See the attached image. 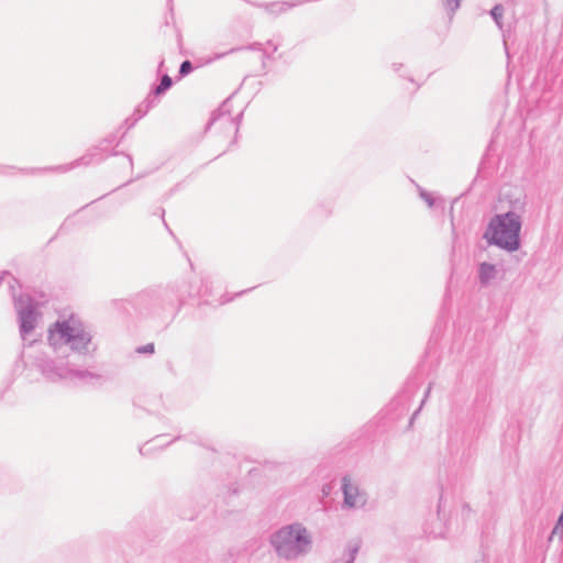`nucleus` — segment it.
Returning a JSON list of instances; mask_svg holds the SVG:
<instances>
[{"instance_id": "nucleus-3", "label": "nucleus", "mask_w": 563, "mask_h": 563, "mask_svg": "<svg viewBox=\"0 0 563 563\" xmlns=\"http://www.w3.org/2000/svg\"><path fill=\"white\" fill-rule=\"evenodd\" d=\"M91 340V333L74 316L63 321H56L48 328L47 341L54 351L68 345L75 353L88 354L90 351H95V347L90 350Z\"/></svg>"}, {"instance_id": "nucleus-13", "label": "nucleus", "mask_w": 563, "mask_h": 563, "mask_svg": "<svg viewBox=\"0 0 563 563\" xmlns=\"http://www.w3.org/2000/svg\"><path fill=\"white\" fill-rule=\"evenodd\" d=\"M551 534L552 537L556 536L561 541H563V511L559 517L558 522L554 526Z\"/></svg>"}, {"instance_id": "nucleus-4", "label": "nucleus", "mask_w": 563, "mask_h": 563, "mask_svg": "<svg viewBox=\"0 0 563 563\" xmlns=\"http://www.w3.org/2000/svg\"><path fill=\"white\" fill-rule=\"evenodd\" d=\"M35 367L47 380L53 383L62 380L90 383L100 377L88 369L76 367L69 361H55L46 356H38L35 360Z\"/></svg>"}, {"instance_id": "nucleus-5", "label": "nucleus", "mask_w": 563, "mask_h": 563, "mask_svg": "<svg viewBox=\"0 0 563 563\" xmlns=\"http://www.w3.org/2000/svg\"><path fill=\"white\" fill-rule=\"evenodd\" d=\"M14 308L18 314L20 334L23 340L36 327L40 317L37 312V302L26 294L13 296Z\"/></svg>"}, {"instance_id": "nucleus-21", "label": "nucleus", "mask_w": 563, "mask_h": 563, "mask_svg": "<svg viewBox=\"0 0 563 563\" xmlns=\"http://www.w3.org/2000/svg\"><path fill=\"white\" fill-rule=\"evenodd\" d=\"M150 444H151V442L145 443L144 445H142L140 448V453L143 454V455L147 454L150 452V450H151Z\"/></svg>"}, {"instance_id": "nucleus-2", "label": "nucleus", "mask_w": 563, "mask_h": 563, "mask_svg": "<svg viewBox=\"0 0 563 563\" xmlns=\"http://www.w3.org/2000/svg\"><path fill=\"white\" fill-rule=\"evenodd\" d=\"M269 543L279 559L291 562L312 551L313 534L302 522L295 521L273 532Z\"/></svg>"}, {"instance_id": "nucleus-27", "label": "nucleus", "mask_w": 563, "mask_h": 563, "mask_svg": "<svg viewBox=\"0 0 563 563\" xmlns=\"http://www.w3.org/2000/svg\"><path fill=\"white\" fill-rule=\"evenodd\" d=\"M159 440V437L155 438L152 442H156Z\"/></svg>"}, {"instance_id": "nucleus-9", "label": "nucleus", "mask_w": 563, "mask_h": 563, "mask_svg": "<svg viewBox=\"0 0 563 563\" xmlns=\"http://www.w3.org/2000/svg\"><path fill=\"white\" fill-rule=\"evenodd\" d=\"M499 271L496 265L483 262L478 265V280L482 286H488L498 278Z\"/></svg>"}, {"instance_id": "nucleus-17", "label": "nucleus", "mask_w": 563, "mask_h": 563, "mask_svg": "<svg viewBox=\"0 0 563 563\" xmlns=\"http://www.w3.org/2000/svg\"><path fill=\"white\" fill-rule=\"evenodd\" d=\"M96 156V154L93 153H89L85 156H82L79 161L75 162L73 165H88L90 163L93 162V157Z\"/></svg>"}, {"instance_id": "nucleus-24", "label": "nucleus", "mask_w": 563, "mask_h": 563, "mask_svg": "<svg viewBox=\"0 0 563 563\" xmlns=\"http://www.w3.org/2000/svg\"><path fill=\"white\" fill-rule=\"evenodd\" d=\"M261 44L256 43L250 46L251 49H260Z\"/></svg>"}, {"instance_id": "nucleus-12", "label": "nucleus", "mask_w": 563, "mask_h": 563, "mask_svg": "<svg viewBox=\"0 0 563 563\" xmlns=\"http://www.w3.org/2000/svg\"><path fill=\"white\" fill-rule=\"evenodd\" d=\"M155 96L148 95V97L141 102L137 108L142 109L143 113H147L155 106Z\"/></svg>"}, {"instance_id": "nucleus-11", "label": "nucleus", "mask_w": 563, "mask_h": 563, "mask_svg": "<svg viewBox=\"0 0 563 563\" xmlns=\"http://www.w3.org/2000/svg\"><path fill=\"white\" fill-rule=\"evenodd\" d=\"M490 15H492L493 20L495 21V23L497 24V26L499 29H501L503 27L501 19H503V15H504V7L501 4H496L490 10Z\"/></svg>"}, {"instance_id": "nucleus-20", "label": "nucleus", "mask_w": 563, "mask_h": 563, "mask_svg": "<svg viewBox=\"0 0 563 563\" xmlns=\"http://www.w3.org/2000/svg\"><path fill=\"white\" fill-rule=\"evenodd\" d=\"M428 534L434 537V538H440V537H444L445 536V531L443 528H440L439 530H426Z\"/></svg>"}, {"instance_id": "nucleus-10", "label": "nucleus", "mask_w": 563, "mask_h": 563, "mask_svg": "<svg viewBox=\"0 0 563 563\" xmlns=\"http://www.w3.org/2000/svg\"><path fill=\"white\" fill-rule=\"evenodd\" d=\"M173 85L172 78L168 75H164L161 78L159 85L153 91L154 96H158L167 91Z\"/></svg>"}, {"instance_id": "nucleus-1", "label": "nucleus", "mask_w": 563, "mask_h": 563, "mask_svg": "<svg viewBox=\"0 0 563 563\" xmlns=\"http://www.w3.org/2000/svg\"><path fill=\"white\" fill-rule=\"evenodd\" d=\"M509 198V210L490 218L483 238L490 245H496L507 252H515L520 247V231L522 227L521 213L526 209V196L518 195Z\"/></svg>"}, {"instance_id": "nucleus-25", "label": "nucleus", "mask_w": 563, "mask_h": 563, "mask_svg": "<svg viewBox=\"0 0 563 563\" xmlns=\"http://www.w3.org/2000/svg\"><path fill=\"white\" fill-rule=\"evenodd\" d=\"M419 413V409L415 411V413L411 417V420L415 419V417Z\"/></svg>"}, {"instance_id": "nucleus-6", "label": "nucleus", "mask_w": 563, "mask_h": 563, "mask_svg": "<svg viewBox=\"0 0 563 563\" xmlns=\"http://www.w3.org/2000/svg\"><path fill=\"white\" fill-rule=\"evenodd\" d=\"M241 118L242 113H239L236 117L231 114V103L230 100L227 99L222 102L219 109L212 113L208 129L214 128L217 130H223L229 134H236L239 131Z\"/></svg>"}, {"instance_id": "nucleus-15", "label": "nucleus", "mask_w": 563, "mask_h": 563, "mask_svg": "<svg viewBox=\"0 0 563 563\" xmlns=\"http://www.w3.org/2000/svg\"><path fill=\"white\" fill-rule=\"evenodd\" d=\"M144 115H145V113H143L142 109H139L136 107V109L134 110L132 117L130 119H126V122H130V126H132V125H134L135 122H137Z\"/></svg>"}, {"instance_id": "nucleus-26", "label": "nucleus", "mask_w": 563, "mask_h": 563, "mask_svg": "<svg viewBox=\"0 0 563 563\" xmlns=\"http://www.w3.org/2000/svg\"><path fill=\"white\" fill-rule=\"evenodd\" d=\"M128 159H129L130 165H132V158L130 156H128Z\"/></svg>"}, {"instance_id": "nucleus-8", "label": "nucleus", "mask_w": 563, "mask_h": 563, "mask_svg": "<svg viewBox=\"0 0 563 563\" xmlns=\"http://www.w3.org/2000/svg\"><path fill=\"white\" fill-rule=\"evenodd\" d=\"M306 2H308V0L258 2V3H253V5L261 8L268 14L276 16V15H279V14L286 12L289 9L298 7Z\"/></svg>"}, {"instance_id": "nucleus-22", "label": "nucleus", "mask_w": 563, "mask_h": 563, "mask_svg": "<svg viewBox=\"0 0 563 563\" xmlns=\"http://www.w3.org/2000/svg\"><path fill=\"white\" fill-rule=\"evenodd\" d=\"M430 391H431V386H429V387H428V389L426 390L424 398H423V400H422L421 405H423V404H424V401H426L427 397L430 395Z\"/></svg>"}, {"instance_id": "nucleus-18", "label": "nucleus", "mask_w": 563, "mask_h": 563, "mask_svg": "<svg viewBox=\"0 0 563 563\" xmlns=\"http://www.w3.org/2000/svg\"><path fill=\"white\" fill-rule=\"evenodd\" d=\"M420 197L427 202V205L431 208L434 206V198L431 196V194L421 190Z\"/></svg>"}, {"instance_id": "nucleus-14", "label": "nucleus", "mask_w": 563, "mask_h": 563, "mask_svg": "<svg viewBox=\"0 0 563 563\" xmlns=\"http://www.w3.org/2000/svg\"><path fill=\"white\" fill-rule=\"evenodd\" d=\"M444 8L454 13L460 8L461 0H441Z\"/></svg>"}, {"instance_id": "nucleus-7", "label": "nucleus", "mask_w": 563, "mask_h": 563, "mask_svg": "<svg viewBox=\"0 0 563 563\" xmlns=\"http://www.w3.org/2000/svg\"><path fill=\"white\" fill-rule=\"evenodd\" d=\"M343 506L349 509L362 508L367 503V496L354 484L349 476L342 478Z\"/></svg>"}, {"instance_id": "nucleus-19", "label": "nucleus", "mask_w": 563, "mask_h": 563, "mask_svg": "<svg viewBox=\"0 0 563 563\" xmlns=\"http://www.w3.org/2000/svg\"><path fill=\"white\" fill-rule=\"evenodd\" d=\"M139 353H153L154 352V344L148 343L146 345L140 346L136 350Z\"/></svg>"}, {"instance_id": "nucleus-16", "label": "nucleus", "mask_w": 563, "mask_h": 563, "mask_svg": "<svg viewBox=\"0 0 563 563\" xmlns=\"http://www.w3.org/2000/svg\"><path fill=\"white\" fill-rule=\"evenodd\" d=\"M192 70V64L189 62V60H185L180 64V67H179V75L180 76H186L188 75L189 73H191Z\"/></svg>"}, {"instance_id": "nucleus-23", "label": "nucleus", "mask_w": 563, "mask_h": 563, "mask_svg": "<svg viewBox=\"0 0 563 563\" xmlns=\"http://www.w3.org/2000/svg\"><path fill=\"white\" fill-rule=\"evenodd\" d=\"M267 45L272 48V52L277 51V45L273 44L271 41L267 42Z\"/></svg>"}]
</instances>
